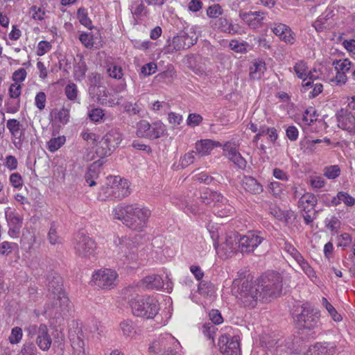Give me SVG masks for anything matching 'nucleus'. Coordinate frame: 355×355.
<instances>
[{"instance_id": "obj_1", "label": "nucleus", "mask_w": 355, "mask_h": 355, "mask_svg": "<svg viewBox=\"0 0 355 355\" xmlns=\"http://www.w3.org/2000/svg\"><path fill=\"white\" fill-rule=\"evenodd\" d=\"M113 216L128 228L141 231L146 227L150 216V211L137 204L119 205L113 209Z\"/></svg>"}, {"instance_id": "obj_2", "label": "nucleus", "mask_w": 355, "mask_h": 355, "mask_svg": "<svg viewBox=\"0 0 355 355\" xmlns=\"http://www.w3.org/2000/svg\"><path fill=\"white\" fill-rule=\"evenodd\" d=\"M257 285L259 287L260 301L268 302L281 294L282 277L279 273L270 271L261 275Z\"/></svg>"}, {"instance_id": "obj_3", "label": "nucleus", "mask_w": 355, "mask_h": 355, "mask_svg": "<svg viewBox=\"0 0 355 355\" xmlns=\"http://www.w3.org/2000/svg\"><path fill=\"white\" fill-rule=\"evenodd\" d=\"M233 290L238 300L245 307L254 308L260 300L259 287L257 284L248 280H243L241 283V281L235 279L233 282Z\"/></svg>"}, {"instance_id": "obj_4", "label": "nucleus", "mask_w": 355, "mask_h": 355, "mask_svg": "<svg viewBox=\"0 0 355 355\" xmlns=\"http://www.w3.org/2000/svg\"><path fill=\"white\" fill-rule=\"evenodd\" d=\"M129 304L135 316L146 319L154 318L159 310L158 301L153 296L137 295Z\"/></svg>"}, {"instance_id": "obj_5", "label": "nucleus", "mask_w": 355, "mask_h": 355, "mask_svg": "<svg viewBox=\"0 0 355 355\" xmlns=\"http://www.w3.org/2000/svg\"><path fill=\"white\" fill-rule=\"evenodd\" d=\"M70 309V303L65 293L49 297L44 307V313L50 317L63 318L67 316Z\"/></svg>"}, {"instance_id": "obj_6", "label": "nucleus", "mask_w": 355, "mask_h": 355, "mask_svg": "<svg viewBox=\"0 0 355 355\" xmlns=\"http://www.w3.org/2000/svg\"><path fill=\"white\" fill-rule=\"evenodd\" d=\"M114 242L116 245L114 252H116L117 259L121 260L123 264L137 260V247L131 239L124 236L118 238Z\"/></svg>"}, {"instance_id": "obj_7", "label": "nucleus", "mask_w": 355, "mask_h": 355, "mask_svg": "<svg viewBox=\"0 0 355 355\" xmlns=\"http://www.w3.org/2000/svg\"><path fill=\"white\" fill-rule=\"evenodd\" d=\"M97 248L96 243L88 234L78 232L73 241V248L76 255L81 258L90 259L94 257Z\"/></svg>"}, {"instance_id": "obj_8", "label": "nucleus", "mask_w": 355, "mask_h": 355, "mask_svg": "<svg viewBox=\"0 0 355 355\" xmlns=\"http://www.w3.org/2000/svg\"><path fill=\"white\" fill-rule=\"evenodd\" d=\"M111 185L103 188V190L114 200H121L130 193L129 182L119 176L110 177Z\"/></svg>"}, {"instance_id": "obj_9", "label": "nucleus", "mask_w": 355, "mask_h": 355, "mask_svg": "<svg viewBox=\"0 0 355 355\" xmlns=\"http://www.w3.org/2000/svg\"><path fill=\"white\" fill-rule=\"evenodd\" d=\"M166 126L161 121L150 123L146 120H141L137 123V135L150 139H155L163 136L166 132Z\"/></svg>"}, {"instance_id": "obj_10", "label": "nucleus", "mask_w": 355, "mask_h": 355, "mask_svg": "<svg viewBox=\"0 0 355 355\" xmlns=\"http://www.w3.org/2000/svg\"><path fill=\"white\" fill-rule=\"evenodd\" d=\"M294 320L300 329H315L318 327L320 314L317 310L302 306L301 313L297 314Z\"/></svg>"}, {"instance_id": "obj_11", "label": "nucleus", "mask_w": 355, "mask_h": 355, "mask_svg": "<svg viewBox=\"0 0 355 355\" xmlns=\"http://www.w3.org/2000/svg\"><path fill=\"white\" fill-rule=\"evenodd\" d=\"M239 233L233 232L226 236L225 242L221 243L220 246L218 245L217 243H214L218 255L224 259L234 255L236 252L237 248H239Z\"/></svg>"}, {"instance_id": "obj_12", "label": "nucleus", "mask_w": 355, "mask_h": 355, "mask_svg": "<svg viewBox=\"0 0 355 355\" xmlns=\"http://www.w3.org/2000/svg\"><path fill=\"white\" fill-rule=\"evenodd\" d=\"M116 272L111 269L96 271L92 277L94 284L102 289H111L116 286Z\"/></svg>"}, {"instance_id": "obj_13", "label": "nucleus", "mask_w": 355, "mask_h": 355, "mask_svg": "<svg viewBox=\"0 0 355 355\" xmlns=\"http://www.w3.org/2000/svg\"><path fill=\"white\" fill-rule=\"evenodd\" d=\"M265 238L258 232H248L245 235L239 236V249L241 253L252 252L263 241Z\"/></svg>"}, {"instance_id": "obj_14", "label": "nucleus", "mask_w": 355, "mask_h": 355, "mask_svg": "<svg viewBox=\"0 0 355 355\" xmlns=\"http://www.w3.org/2000/svg\"><path fill=\"white\" fill-rule=\"evenodd\" d=\"M337 125L351 135H355V116L351 111L341 108L336 113Z\"/></svg>"}, {"instance_id": "obj_15", "label": "nucleus", "mask_w": 355, "mask_h": 355, "mask_svg": "<svg viewBox=\"0 0 355 355\" xmlns=\"http://www.w3.org/2000/svg\"><path fill=\"white\" fill-rule=\"evenodd\" d=\"M332 65L334 67L336 74L330 78V81L336 83L337 85H345L347 80L346 73L351 69L352 66V62L347 58L335 60L333 61Z\"/></svg>"}, {"instance_id": "obj_16", "label": "nucleus", "mask_w": 355, "mask_h": 355, "mask_svg": "<svg viewBox=\"0 0 355 355\" xmlns=\"http://www.w3.org/2000/svg\"><path fill=\"white\" fill-rule=\"evenodd\" d=\"M89 94L92 98L96 96L98 103L103 106L113 107L119 103L105 86L89 87Z\"/></svg>"}, {"instance_id": "obj_17", "label": "nucleus", "mask_w": 355, "mask_h": 355, "mask_svg": "<svg viewBox=\"0 0 355 355\" xmlns=\"http://www.w3.org/2000/svg\"><path fill=\"white\" fill-rule=\"evenodd\" d=\"M218 346L221 353L226 355H238L240 353L239 336L222 335L218 340Z\"/></svg>"}, {"instance_id": "obj_18", "label": "nucleus", "mask_w": 355, "mask_h": 355, "mask_svg": "<svg viewBox=\"0 0 355 355\" xmlns=\"http://www.w3.org/2000/svg\"><path fill=\"white\" fill-rule=\"evenodd\" d=\"M6 127L11 135L14 146L20 148L25 139V129L23 128V125L18 120L11 119L7 121Z\"/></svg>"}, {"instance_id": "obj_19", "label": "nucleus", "mask_w": 355, "mask_h": 355, "mask_svg": "<svg viewBox=\"0 0 355 355\" xmlns=\"http://www.w3.org/2000/svg\"><path fill=\"white\" fill-rule=\"evenodd\" d=\"M300 340V338L296 336L288 338L284 340H278L275 343V352L279 355L288 353L299 354L300 352L298 345Z\"/></svg>"}, {"instance_id": "obj_20", "label": "nucleus", "mask_w": 355, "mask_h": 355, "mask_svg": "<svg viewBox=\"0 0 355 355\" xmlns=\"http://www.w3.org/2000/svg\"><path fill=\"white\" fill-rule=\"evenodd\" d=\"M5 216L9 226L8 234L11 237L16 236L20 232L22 225V218L10 208L6 210Z\"/></svg>"}, {"instance_id": "obj_21", "label": "nucleus", "mask_w": 355, "mask_h": 355, "mask_svg": "<svg viewBox=\"0 0 355 355\" xmlns=\"http://www.w3.org/2000/svg\"><path fill=\"white\" fill-rule=\"evenodd\" d=\"M48 298L55 297L56 295L64 293L62 278L56 273H51L47 277Z\"/></svg>"}, {"instance_id": "obj_22", "label": "nucleus", "mask_w": 355, "mask_h": 355, "mask_svg": "<svg viewBox=\"0 0 355 355\" xmlns=\"http://www.w3.org/2000/svg\"><path fill=\"white\" fill-rule=\"evenodd\" d=\"M223 149L226 152L225 156L239 168L244 169L246 167L247 162L237 151L234 145L227 141L224 144Z\"/></svg>"}, {"instance_id": "obj_23", "label": "nucleus", "mask_w": 355, "mask_h": 355, "mask_svg": "<svg viewBox=\"0 0 355 355\" xmlns=\"http://www.w3.org/2000/svg\"><path fill=\"white\" fill-rule=\"evenodd\" d=\"M272 31L279 39L286 43L293 44L295 42L294 33L290 27L284 24H275Z\"/></svg>"}, {"instance_id": "obj_24", "label": "nucleus", "mask_w": 355, "mask_h": 355, "mask_svg": "<svg viewBox=\"0 0 355 355\" xmlns=\"http://www.w3.org/2000/svg\"><path fill=\"white\" fill-rule=\"evenodd\" d=\"M241 186L245 191L252 195H257L263 192L262 184L252 176L244 175L241 180Z\"/></svg>"}, {"instance_id": "obj_25", "label": "nucleus", "mask_w": 355, "mask_h": 355, "mask_svg": "<svg viewBox=\"0 0 355 355\" xmlns=\"http://www.w3.org/2000/svg\"><path fill=\"white\" fill-rule=\"evenodd\" d=\"M218 146H221L220 143L211 139L197 141L196 143V155L199 157L207 156L215 147Z\"/></svg>"}, {"instance_id": "obj_26", "label": "nucleus", "mask_w": 355, "mask_h": 355, "mask_svg": "<svg viewBox=\"0 0 355 355\" xmlns=\"http://www.w3.org/2000/svg\"><path fill=\"white\" fill-rule=\"evenodd\" d=\"M164 280L157 275H151L144 277L139 283V286L144 289L159 290L163 287Z\"/></svg>"}, {"instance_id": "obj_27", "label": "nucleus", "mask_w": 355, "mask_h": 355, "mask_svg": "<svg viewBox=\"0 0 355 355\" xmlns=\"http://www.w3.org/2000/svg\"><path fill=\"white\" fill-rule=\"evenodd\" d=\"M200 198L202 203L207 205H211L213 204V206L215 205L216 202L225 200V198H224L220 193L208 189L201 193Z\"/></svg>"}, {"instance_id": "obj_28", "label": "nucleus", "mask_w": 355, "mask_h": 355, "mask_svg": "<svg viewBox=\"0 0 355 355\" xmlns=\"http://www.w3.org/2000/svg\"><path fill=\"white\" fill-rule=\"evenodd\" d=\"M318 202L316 196L311 193H304L298 201V207L304 212H310L314 209Z\"/></svg>"}, {"instance_id": "obj_29", "label": "nucleus", "mask_w": 355, "mask_h": 355, "mask_svg": "<svg viewBox=\"0 0 355 355\" xmlns=\"http://www.w3.org/2000/svg\"><path fill=\"white\" fill-rule=\"evenodd\" d=\"M228 200L225 198V201L216 202L213 207V212L218 217H227L232 216L234 212V208L227 203Z\"/></svg>"}, {"instance_id": "obj_30", "label": "nucleus", "mask_w": 355, "mask_h": 355, "mask_svg": "<svg viewBox=\"0 0 355 355\" xmlns=\"http://www.w3.org/2000/svg\"><path fill=\"white\" fill-rule=\"evenodd\" d=\"M174 338L171 336L168 337H159L158 339L155 340L148 347V352L151 354H161L164 347H166L168 343L173 340Z\"/></svg>"}, {"instance_id": "obj_31", "label": "nucleus", "mask_w": 355, "mask_h": 355, "mask_svg": "<svg viewBox=\"0 0 355 355\" xmlns=\"http://www.w3.org/2000/svg\"><path fill=\"white\" fill-rule=\"evenodd\" d=\"M35 342L37 346L42 351H47L51 347L52 340L49 334V329L46 327L44 330L42 329L38 336L36 337Z\"/></svg>"}, {"instance_id": "obj_32", "label": "nucleus", "mask_w": 355, "mask_h": 355, "mask_svg": "<svg viewBox=\"0 0 355 355\" xmlns=\"http://www.w3.org/2000/svg\"><path fill=\"white\" fill-rule=\"evenodd\" d=\"M184 35H182V31L179 33L177 35L173 37L171 43L169 44L168 46L167 51L168 53L173 52L174 51H178L184 49H189V44H185V40L183 38Z\"/></svg>"}, {"instance_id": "obj_33", "label": "nucleus", "mask_w": 355, "mask_h": 355, "mask_svg": "<svg viewBox=\"0 0 355 355\" xmlns=\"http://www.w3.org/2000/svg\"><path fill=\"white\" fill-rule=\"evenodd\" d=\"M103 139L107 142L108 146L114 150L122 141V135L117 129H112L105 134Z\"/></svg>"}, {"instance_id": "obj_34", "label": "nucleus", "mask_w": 355, "mask_h": 355, "mask_svg": "<svg viewBox=\"0 0 355 355\" xmlns=\"http://www.w3.org/2000/svg\"><path fill=\"white\" fill-rule=\"evenodd\" d=\"M120 329L126 338L132 337L136 334V325L131 320L127 319L121 322Z\"/></svg>"}, {"instance_id": "obj_35", "label": "nucleus", "mask_w": 355, "mask_h": 355, "mask_svg": "<svg viewBox=\"0 0 355 355\" xmlns=\"http://www.w3.org/2000/svg\"><path fill=\"white\" fill-rule=\"evenodd\" d=\"M266 70V64L263 61L259 60L254 62L253 65L250 69V76L252 79H259L261 74Z\"/></svg>"}, {"instance_id": "obj_36", "label": "nucleus", "mask_w": 355, "mask_h": 355, "mask_svg": "<svg viewBox=\"0 0 355 355\" xmlns=\"http://www.w3.org/2000/svg\"><path fill=\"white\" fill-rule=\"evenodd\" d=\"M96 39V37L91 33H82L79 36L80 41L87 49L98 48L101 46V44L98 45Z\"/></svg>"}, {"instance_id": "obj_37", "label": "nucleus", "mask_w": 355, "mask_h": 355, "mask_svg": "<svg viewBox=\"0 0 355 355\" xmlns=\"http://www.w3.org/2000/svg\"><path fill=\"white\" fill-rule=\"evenodd\" d=\"M121 107L130 116L139 115L141 111V107L137 102L132 103L130 101H124L121 104Z\"/></svg>"}, {"instance_id": "obj_38", "label": "nucleus", "mask_w": 355, "mask_h": 355, "mask_svg": "<svg viewBox=\"0 0 355 355\" xmlns=\"http://www.w3.org/2000/svg\"><path fill=\"white\" fill-rule=\"evenodd\" d=\"M108 76L114 79L121 80L123 76V69L114 63H109L107 67Z\"/></svg>"}, {"instance_id": "obj_39", "label": "nucleus", "mask_w": 355, "mask_h": 355, "mask_svg": "<svg viewBox=\"0 0 355 355\" xmlns=\"http://www.w3.org/2000/svg\"><path fill=\"white\" fill-rule=\"evenodd\" d=\"M114 150L111 148V146H108L107 142H106L103 138L98 142L97 146L96 153L97 155L100 157H105L110 155Z\"/></svg>"}, {"instance_id": "obj_40", "label": "nucleus", "mask_w": 355, "mask_h": 355, "mask_svg": "<svg viewBox=\"0 0 355 355\" xmlns=\"http://www.w3.org/2000/svg\"><path fill=\"white\" fill-rule=\"evenodd\" d=\"M241 19L250 28H257L259 26L257 22L256 21L252 13V11L249 12H243L240 11L239 14Z\"/></svg>"}, {"instance_id": "obj_41", "label": "nucleus", "mask_w": 355, "mask_h": 355, "mask_svg": "<svg viewBox=\"0 0 355 355\" xmlns=\"http://www.w3.org/2000/svg\"><path fill=\"white\" fill-rule=\"evenodd\" d=\"M58 227L56 224L53 222L48 233V240L51 245H56L62 243V239L58 234Z\"/></svg>"}, {"instance_id": "obj_42", "label": "nucleus", "mask_w": 355, "mask_h": 355, "mask_svg": "<svg viewBox=\"0 0 355 355\" xmlns=\"http://www.w3.org/2000/svg\"><path fill=\"white\" fill-rule=\"evenodd\" d=\"M55 115V119L60 123L65 125L69 121V110L65 107H62L60 110L55 109L53 111Z\"/></svg>"}, {"instance_id": "obj_43", "label": "nucleus", "mask_w": 355, "mask_h": 355, "mask_svg": "<svg viewBox=\"0 0 355 355\" xmlns=\"http://www.w3.org/2000/svg\"><path fill=\"white\" fill-rule=\"evenodd\" d=\"M293 69L297 76L300 79H302L303 82H305L306 75L309 69L306 63L302 60H300L295 63Z\"/></svg>"}, {"instance_id": "obj_44", "label": "nucleus", "mask_w": 355, "mask_h": 355, "mask_svg": "<svg viewBox=\"0 0 355 355\" xmlns=\"http://www.w3.org/2000/svg\"><path fill=\"white\" fill-rule=\"evenodd\" d=\"M65 141L64 136L51 138L47 144L48 150L51 153L55 152L65 143Z\"/></svg>"}, {"instance_id": "obj_45", "label": "nucleus", "mask_w": 355, "mask_h": 355, "mask_svg": "<svg viewBox=\"0 0 355 355\" xmlns=\"http://www.w3.org/2000/svg\"><path fill=\"white\" fill-rule=\"evenodd\" d=\"M77 17L82 25L88 28H92V23L88 17V12L86 8L83 7L80 8L77 11Z\"/></svg>"}, {"instance_id": "obj_46", "label": "nucleus", "mask_w": 355, "mask_h": 355, "mask_svg": "<svg viewBox=\"0 0 355 355\" xmlns=\"http://www.w3.org/2000/svg\"><path fill=\"white\" fill-rule=\"evenodd\" d=\"M302 270L304 271V272L314 282V279H317L318 277L315 274V270L313 269V268L309 264V263L304 259V258H302L298 263H297Z\"/></svg>"}, {"instance_id": "obj_47", "label": "nucleus", "mask_w": 355, "mask_h": 355, "mask_svg": "<svg viewBox=\"0 0 355 355\" xmlns=\"http://www.w3.org/2000/svg\"><path fill=\"white\" fill-rule=\"evenodd\" d=\"M218 329L211 322H205L202 324L201 331L205 337L214 342V335Z\"/></svg>"}, {"instance_id": "obj_48", "label": "nucleus", "mask_w": 355, "mask_h": 355, "mask_svg": "<svg viewBox=\"0 0 355 355\" xmlns=\"http://www.w3.org/2000/svg\"><path fill=\"white\" fill-rule=\"evenodd\" d=\"M324 175L328 179H336L340 175V168L338 165H331L324 167Z\"/></svg>"}, {"instance_id": "obj_49", "label": "nucleus", "mask_w": 355, "mask_h": 355, "mask_svg": "<svg viewBox=\"0 0 355 355\" xmlns=\"http://www.w3.org/2000/svg\"><path fill=\"white\" fill-rule=\"evenodd\" d=\"M322 305L325 307L334 321L339 322L342 320L341 315L338 313L334 306L330 302H329V301L325 297L322 298Z\"/></svg>"}, {"instance_id": "obj_50", "label": "nucleus", "mask_w": 355, "mask_h": 355, "mask_svg": "<svg viewBox=\"0 0 355 355\" xmlns=\"http://www.w3.org/2000/svg\"><path fill=\"white\" fill-rule=\"evenodd\" d=\"M284 250L288 253L297 263L304 258L301 253L291 243L287 241L284 244Z\"/></svg>"}, {"instance_id": "obj_51", "label": "nucleus", "mask_w": 355, "mask_h": 355, "mask_svg": "<svg viewBox=\"0 0 355 355\" xmlns=\"http://www.w3.org/2000/svg\"><path fill=\"white\" fill-rule=\"evenodd\" d=\"M46 327L44 324H40L39 326L35 324H29L25 328V331L27 332L28 336L33 338L35 336H38L42 330H44Z\"/></svg>"}, {"instance_id": "obj_52", "label": "nucleus", "mask_w": 355, "mask_h": 355, "mask_svg": "<svg viewBox=\"0 0 355 355\" xmlns=\"http://www.w3.org/2000/svg\"><path fill=\"white\" fill-rule=\"evenodd\" d=\"M231 20L227 19L225 17H218L214 22L215 28L219 31L227 33L230 28Z\"/></svg>"}, {"instance_id": "obj_53", "label": "nucleus", "mask_w": 355, "mask_h": 355, "mask_svg": "<svg viewBox=\"0 0 355 355\" xmlns=\"http://www.w3.org/2000/svg\"><path fill=\"white\" fill-rule=\"evenodd\" d=\"M306 355H328L327 345L324 344L323 346L321 343H317L309 349Z\"/></svg>"}, {"instance_id": "obj_54", "label": "nucleus", "mask_w": 355, "mask_h": 355, "mask_svg": "<svg viewBox=\"0 0 355 355\" xmlns=\"http://www.w3.org/2000/svg\"><path fill=\"white\" fill-rule=\"evenodd\" d=\"M22 336L23 334L21 328L15 327L12 329L8 340L11 344H17L21 340Z\"/></svg>"}, {"instance_id": "obj_55", "label": "nucleus", "mask_w": 355, "mask_h": 355, "mask_svg": "<svg viewBox=\"0 0 355 355\" xmlns=\"http://www.w3.org/2000/svg\"><path fill=\"white\" fill-rule=\"evenodd\" d=\"M64 93L70 101H75L78 96V89L75 83L68 84L64 88Z\"/></svg>"}, {"instance_id": "obj_56", "label": "nucleus", "mask_w": 355, "mask_h": 355, "mask_svg": "<svg viewBox=\"0 0 355 355\" xmlns=\"http://www.w3.org/2000/svg\"><path fill=\"white\" fill-rule=\"evenodd\" d=\"M21 355H37V349L33 342H26L21 349Z\"/></svg>"}, {"instance_id": "obj_57", "label": "nucleus", "mask_w": 355, "mask_h": 355, "mask_svg": "<svg viewBox=\"0 0 355 355\" xmlns=\"http://www.w3.org/2000/svg\"><path fill=\"white\" fill-rule=\"evenodd\" d=\"M223 12V10L219 4H214L207 9V15L209 18H218Z\"/></svg>"}, {"instance_id": "obj_58", "label": "nucleus", "mask_w": 355, "mask_h": 355, "mask_svg": "<svg viewBox=\"0 0 355 355\" xmlns=\"http://www.w3.org/2000/svg\"><path fill=\"white\" fill-rule=\"evenodd\" d=\"M3 165L9 171H14L17 168L18 160L15 156L8 155L4 159Z\"/></svg>"}, {"instance_id": "obj_59", "label": "nucleus", "mask_w": 355, "mask_h": 355, "mask_svg": "<svg viewBox=\"0 0 355 355\" xmlns=\"http://www.w3.org/2000/svg\"><path fill=\"white\" fill-rule=\"evenodd\" d=\"M338 200L340 203L343 202L346 206L352 207L355 205V199L345 191L338 192Z\"/></svg>"}, {"instance_id": "obj_60", "label": "nucleus", "mask_w": 355, "mask_h": 355, "mask_svg": "<svg viewBox=\"0 0 355 355\" xmlns=\"http://www.w3.org/2000/svg\"><path fill=\"white\" fill-rule=\"evenodd\" d=\"M326 227L331 232L337 231L340 227V220L336 217L333 216L330 219L326 218Z\"/></svg>"}, {"instance_id": "obj_61", "label": "nucleus", "mask_w": 355, "mask_h": 355, "mask_svg": "<svg viewBox=\"0 0 355 355\" xmlns=\"http://www.w3.org/2000/svg\"><path fill=\"white\" fill-rule=\"evenodd\" d=\"M22 86L21 84L12 83L8 89L9 96L12 98H19L21 94Z\"/></svg>"}, {"instance_id": "obj_62", "label": "nucleus", "mask_w": 355, "mask_h": 355, "mask_svg": "<svg viewBox=\"0 0 355 355\" xmlns=\"http://www.w3.org/2000/svg\"><path fill=\"white\" fill-rule=\"evenodd\" d=\"M51 47L49 42L42 40L38 43L36 53L39 56L44 55L51 50Z\"/></svg>"}, {"instance_id": "obj_63", "label": "nucleus", "mask_w": 355, "mask_h": 355, "mask_svg": "<svg viewBox=\"0 0 355 355\" xmlns=\"http://www.w3.org/2000/svg\"><path fill=\"white\" fill-rule=\"evenodd\" d=\"M103 110L101 108L92 109L88 114L89 119L96 123L100 122L104 116Z\"/></svg>"}, {"instance_id": "obj_64", "label": "nucleus", "mask_w": 355, "mask_h": 355, "mask_svg": "<svg viewBox=\"0 0 355 355\" xmlns=\"http://www.w3.org/2000/svg\"><path fill=\"white\" fill-rule=\"evenodd\" d=\"M27 72L26 69L24 68H20L12 73V79L14 83L19 84V83L25 80Z\"/></svg>"}]
</instances>
